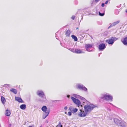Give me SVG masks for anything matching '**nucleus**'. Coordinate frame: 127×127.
Here are the masks:
<instances>
[{
	"instance_id": "nucleus-26",
	"label": "nucleus",
	"mask_w": 127,
	"mask_h": 127,
	"mask_svg": "<svg viewBox=\"0 0 127 127\" xmlns=\"http://www.w3.org/2000/svg\"><path fill=\"white\" fill-rule=\"evenodd\" d=\"M4 86L7 87V88H9L11 87V85L10 84H6L4 85Z\"/></svg>"
},
{
	"instance_id": "nucleus-39",
	"label": "nucleus",
	"mask_w": 127,
	"mask_h": 127,
	"mask_svg": "<svg viewBox=\"0 0 127 127\" xmlns=\"http://www.w3.org/2000/svg\"><path fill=\"white\" fill-rule=\"evenodd\" d=\"M101 8H100V11L101 12H102L103 11H102V9H101Z\"/></svg>"
},
{
	"instance_id": "nucleus-10",
	"label": "nucleus",
	"mask_w": 127,
	"mask_h": 127,
	"mask_svg": "<svg viewBox=\"0 0 127 127\" xmlns=\"http://www.w3.org/2000/svg\"><path fill=\"white\" fill-rule=\"evenodd\" d=\"M87 114L85 113L84 111H81L78 114V115L80 117H85Z\"/></svg>"
},
{
	"instance_id": "nucleus-13",
	"label": "nucleus",
	"mask_w": 127,
	"mask_h": 127,
	"mask_svg": "<svg viewBox=\"0 0 127 127\" xmlns=\"http://www.w3.org/2000/svg\"><path fill=\"white\" fill-rule=\"evenodd\" d=\"M120 22V21L119 20H118L116 22H115L113 23L112 24H111V23L110 24V26L108 28V29L109 28H110L112 26H113L116 25L117 24L119 23Z\"/></svg>"
},
{
	"instance_id": "nucleus-25",
	"label": "nucleus",
	"mask_w": 127,
	"mask_h": 127,
	"mask_svg": "<svg viewBox=\"0 0 127 127\" xmlns=\"http://www.w3.org/2000/svg\"><path fill=\"white\" fill-rule=\"evenodd\" d=\"M71 37L72 39H73L75 41H77L78 40V39L77 37L74 35H71Z\"/></svg>"
},
{
	"instance_id": "nucleus-43",
	"label": "nucleus",
	"mask_w": 127,
	"mask_h": 127,
	"mask_svg": "<svg viewBox=\"0 0 127 127\" xmlns=\"http://www.w3.org/2000/svg\"><path fill=\"white\" fill-rule=\"evenodd\" d=\"M11 124H9L8 125V126L9 127H11Z\"/></svg>"
},
{
	"instance_id": "nucleus-3",
	"label": "nucleus",
	"mask_w": 127,
	"mask_h": 127,
	"mask_svg": "<svg viewBox=\"0 0 127 127\" xmlns=\"http://www.w3.org/2000/svg\"><path fill=\"white\" fill-rule=\"evenodd\" d=\"M118 39V38L115 37H112L106 40L105 42L108 43L109 44L112 45L115 41Z\"/></svg>"
},
{
	"instance_id": "nucleus-44",
	"label": "nucleus",
	"mask_w": 127,
	"mask_h": 127,
	"mask_svg": "<svg viewBox=\"0 0 127 127\" xmlns=\"http://www.w3.org/2000/svg\"><path fill=\"white\" fill-rule=\"evenodd\" d=\"M109 119L110 120H112V119L111 118H109Z\"/></svg>"
},
{
	"instance_id": "nucleus-31",
	"label": "nucleus",
	"mask_w": 127,
	"mask_h": 127,
	"mask_svg": "<svg viewBox=\"0 0 127 127\" xmlns=\"http://www.w3.org/2000/svg\"><path fill=\"white\" fill-rule=\"evenodd\" d=\"M73 108H72L71 107H70L69 108V110L71 112L72 111Z\"/></svg>"
},
{
	"instance_id": "nucleus-20",
	"label": "nucleus",
	"mask_w": 127,
	"mask_h": 127,
	"mask_svg": "<svg viewBox=\"0 0 127 127\" xmlns=\"http://www.w3.org/2000/svg\"><path fill=\"white\" fill-rule=\"evenodd\" d=\"M126 123L125 122H121V123H120V124L118 125L121 127H126Z\"/></svg>"
},
{
	"instance_id": "nucleus-5",
	"label": "nucleus",
	"mask_w": 127,
	"mask_h": 127,
	"mask_svg": "<svg viewBox=\"0 0 127 127\" xmlns=\"http://www.w3.org/2000/svg\"><path fill=\"white\" fill-rule=\"evenodd\" d=\"M71 97L74 103L77 105L79 107L80 105L81 102L79 100L76 99L72 96H71Z\"/></svg>"
},
{
	"instance_id": "nucleus-34",
	"label": "nucleus",
	"mask_w": 127,
	"mask_h": 127,
	"mask_svg": "<svg viewBox=\"0 0 127 127\" xmlns=\"http://www.w3.org/2000/svg\"><path fill=\"white\" fill-rule=\"evenodd\" d=\"M98 24L99 25H101L102 24V22H98Z\"/></svg>"
},
{
	"instance_id": "nucleus-23",
	"label": "nucleus",
	"mask_w": 127,
	"mask_h": 127,
	"mask_svg": "<svg viewBox=\"0 0 127 127\" xmlns=\"http://www.w3.org/2000/svg\"><path fill=\"white\" fill-rule=\"evenodd\" d=\"M1 100L2 103L4 104L6 101L5 98L3 96H1Z\"/></svg>"
},
{
	"instance_id": "nucleus-42",
	"label": "nucleus",
	"mask_w": 127,
	"mask_h": 127,
	"mask_svg": "<svg viewBox=\"0 0 127 127\" xmlns=\"http://www.w3.org/2000/svg\"><path fill=\"white\" fill-rule=\"evenodd\" d=\"M70 95H67V97L68 98H70Z\"/></svg>"
},
{
	"instance_id": "nucleus-2",
	"label": "nucleus",
	"mask_w": 127,
	"mask_h": 127,
	"mask_svg": "<svg viewBox=\"0 0 127 127\" xmlns=\"http://www.w3.org/2000/svg\"><path fill=\"white\" fill-rule=\"evenodd\" d=\"M101 99H102L107 101H112L113 97L110 95L108 93L102 94L100 98Z\"/></svg>"
},
{
	"instance_id": "nucleus-27",
	"label": "nucleus",
	"mask_w": 127,
	"mask_h": 127,
	"mask_svg": "<svg viewBox=\"0 0 127 127\" xmlns=\"http://www.w3.org/2000/svg\"><path fill=\"white\" fill-rule=\"evenodd\" d=\"M78 111V109L76 108H73L72 112L75 113L77 112Z\"/></svg>"
},
{
	"instance_id": "nucleus-1",
	"label": "nucleus",
	"mask_w": 127,
	"mask_h": 127,
	"mask_svg": "<svg viewBox=\"0 0 127 127\" xmlns=\"http://www.w3.org/2000/svg\"><path fill=\"white\" fill-rule=\"evenodd\" d=\"M97 106L92 104H87L86 105L84 106L85 112L86 114L90 113L93 109Z\"/></svg>"
},
{
	"instance_id": "nucleus-16",
	"label": "nucleus",
	"mask_w": 127,
	"mask_h": 127,
	"mask_svg": "<svg viewBox=\"0 0 127 127\" xmlns=\"http://www.w3.org/2000/svg\"><path fill=\"white\" fill-rule=\"evenodd\" d=\"M122 41L124 45H127V37L124 38L123 40H122Z\"/></svg>"
},
{
	"instance_id": "nucleus-37",
	"label": "nucleus",
	"mask_w": 127,
	"mask_h": 127,
	"mask_svg": "<svg viewBox=\"0 0 127 127\" xmlns=\"http://www.w3.org/2000/svg\"><path fill=\"white\" fill-rule=\"evenodd\" d=\"M67 109V106H65L64 108V109L65 110H66Z\"/></svg>"
},
{
	"instance_id": "nucleus-35",
	"label": "nucleus",
	"mask_w": 127,
	"mask_h": 127,
	"mask_svg": "<svg viewBox=\"0 0 127 127\" xmlns=\"http://www.w3.org/2000/svg\"><path fill=\"white\" fill-rule=\"evenodd\" d=\"M100 0H95V2L96 3L98 2Z\"/></svg>"
},
{
	"instance_id": "nucleus-9",
	"label": "nucleus",
	"mask_w": 127,
	"mask_h": 127,
	"mask_svg": "<svg viewBox=\"0 0 127 127\" xmlns=\"http://www.w3.org/2000/svg\"><path fill=\"white\" fill-rule=\"evenodd\" d=\"M42 110L45 113H47V111H49L50 112V110L49 109H47V108L46 106H43L41 108Z\"/></svg>"
},
{
	"instance_id": "nucleus-21",
	"label": "nucleus",
	"mask_w": 127,
	"mask_h": 127,
	"mask_svg": "<svg viewBox=\"0 0 127 127\" xmlns=\"http://www.w3.org/2000/svg\"><path fill=\"white\" fill-rule=\"evenodd\" d=\"M20 108L22 110H24L26 108V105L25 104H22L20 106Z\"/></svg>"
},
{
	"instance_id": "nucleus-30",
	"label": "nucleus",
	"mask_w": 127,
	"mask_h": 127,
	"mask_svg": "<svg viewBox=\"0 0 127 127\" xmlns=\"http://www.w3.org/2000/svg\"><path fill=\"white\" fill-rule=\"evenodd\" d=\"M59 33L58 32H56L55 34V36H56V38L57 39H58V38L57 37V36L58 34H59Z\"/></svg>"
},
{
	"instance_id": "nucleus-17",
	"label": "nucleus",
	"mask_w": 127,
	"mask_h": 127,
	"mask_svg": "<svg viewBox=\"0 0 127 127\" xmlns=\"http://www.w3.org/2000/svg\"><path fill=\"white\" fill-rule=\"evenodd\" d=\"M102 9L103 11L102 13H101L100 12H99V15L101 16H103L104 15V12L105 11V8H101Z\"/></svg>"
},
{
	"instance_id": "nucleus-41",
	"label": "nucleus",
	"mask_w": 127,
	"mask_h": 127,
	"mask_svg": "<svg viewBox=\"0 0 127 127\" xmlns=\"http://www.w3.org/2000/svg\"><path fill=\"white\" fill-rule=\"evenodd\" d=\"M108 0H107V1H106L105 2V4H107L108 3Z\"/></svg>"
},
{
	"instance_id": "nucleus-22",
	"label": "nucleus",
	"mask_w": 127,
	"mask_h": 127,
	"mask_svg": "<svg viewBox=\"0 0 127 127\" xmlns=\"http://www.w3.org/2000/svg\"><path fill=\"white\" fill-rule=\"evenodd\" d=\"M71 33L70 31L69 30H67L65 33V35L67 36H69Z\"/></svg>"
},
{
	"instance_id": "nucleus-18",
	"label": "nucleus",
	"mask_w": 127,
	"mask_h": 127,
	"mask_svg": "<svg viewBox=\"0 0 127 127\" xmlns=\"http://www.w3.org/2000/svg\"><path fill=\"white\" fill-rule=\"evenodd\" d=\"M49 113V111H47V113H45L43 115V118L45 119L48 115Z\"/></svg>"
},
{
	"instance_id": "nucleus-38",
	"label": "nucleus",
	"mask_w": 127,
	"mask_h": 127,
	"mask_svg": "<svg viewBox=\"0 0 127 127\" xmlns=\"http://www.w3.org/2000/svg\"><path fill=\"white\" fill-rule=\"evenodd\" d=\"M101 6L102 7H104V4L103 3H102V4Z\"/></svg>"
},
{
	"instance_id": "nucleus-29",
	"label": "nucleus",
	"mask_w": 127,
	"mask_h": 127,
	"mask_svg": "<svg viewBox=\"0 0 127 127\" xmlns=\"http://www.w3.org/2000/svg\"><path fill=\"white\" fill-rule=\"evenodd\" d=\"M57 127H63L60 122H59V124L57 126Z\"/></svg>"
},
{
	"instance_id": "nucleus-49",
	"label": "nucleus",
	"mask_w": 127,
	"mask_h": 127,
	"mask_svg": "<svg viewBox=\"0 0 127 127\" xmlns=\"http://www.w3.org/2000/svg\"><path fill=\"white\" fill-rule=\"evenodd\" d=\"M65 114H66V113H67L66 112H65Z\"/></svg>"
},
{
	"instance_id": "nucleus-46",
	"label": "nucleus",
	"mask_w": 127,
	"mask_h": 127,
	"mask_svg": "<svg viewBox=\"0 0 127 127\" xmlns=\"http://www.w3.org/2000/svg\"><path fill=\"white\" fill-rule=\"evenodd\" d=\"M29 127H32V126H29Z\"/></svg>"
},
{
	"instance_id": "nucleus-45",
	"label": "nucleus",
	"mask_w": 127,
	"mask_h": 127,
	"mask_svg": "<svg viewBox=\"0 0 127 127\" xmlns=\"http://www.w3.org/2000/svg\"><path fill=\"white\" fill-rule=\"evenodd\" d=\"M126 12L127 13V9L126 10Z\"/></svg>"
},
{
	"instance_id": "nucleus-19",
	"label": "nucleus",
	"mask_w": 127,
	"mask_h": 127,
	"mask_svg": "<svg viewBox=\"0 0 127 127\" xmlns=\"http://www.w3.org/2000/svg\"><path fill=\"white\" fill-rule=\"evenodd\" d=\"M5 114L6 116H10L11 113L9 110L7 109L5 111Z\"/></svg>"
},
{
	"instance_id": "nucleus-33",
	"label": "nucleus",
	"mask_w": 127,
	"mask_h": 127,
	"mask_svg": "<svg viewBox=\"0 0 127 127\" xmlns=\"http://www.w3.org/2000/svg\"><path fill=\"white\" fill-rule=\"evenodd\" d=\"M71 112H68V115L69 116H70L71 115Z\"/></svg>"
},
{
	"instance_id": "nucleus-7",
	"label": "nucleus",
	"mask_w": 127,
	"mask_h": 127,
	"mask_svg": "<svg viewBox=\"0 0 127 127\" xmlns=\"http://www.w3.org/2000/svg\"><path fill=\"white\" fill-rule=\"evenodd\" d=\"M85 47L87 51L90 52L93 51V49H92V46L91 44H86Z\"/></svg>"
},
{
	"instance_id": "nucleus-47",
	"label": "nucleus",
	"mask_w": 127,
	"mask_h": 127,
	"mask_svg": "<svg viewBox=\"0 0 127 127\" xmlns=\"http://www.w3.org/2000/svg\"><path fill=\"white\" fill-rule=\"evenodd\" d=\"M40 127H42V126H41Z\"/></svg>"
},
{
	"instance_id": "nucleus-28",
	"label": "nucleus",
	"mask_w": 127,
	"mask_h": 127,
	"mask_svg": "<svg viewBox=\"0 0 127 127\" xmlns=\"http://www.w3.org/2000/svg\"><path fill=\"white\" fill-rule=\"evenodd\" d=\"M68 49L69 50H70V51H71L72 52H73L75 53V52H76L75 49H74L69 48V49Z\"/></svg>"
},
{
	"instance_id": "nucleus-11",
	"label": "nucleus",
	"mask_w": 127,
	"mask_h": 127,
	"mask_svg": "<svg viewBox=\"0 0 127 127\" xmlns=\"http://www.w3.org/2000/svg\"><path fill=\"white\" fill-rule=\"evenodd\" d=\"M73 95L76 98H80L82 100L84 101H85L86 100V99L84 98L81 97V96L75 94H74Z\"/></svg>"
},
{
	"instance_id": "nucleus-12",
	"label": "nucleus",
	"mask_w": 127,
	"mask_h": 127,
	"mask_svg": "<svg viewBox=\"0 0 127 127\" xmlns=\"http://www.w3.org/2000/svg\"><path fill=\"white\" fill-rule=\"evenodd\" d=\"M113 120L115 123L118 125H119L122 122L121 120L116 118L113 119Z\"/></svg>"
},
{
	"instance_id": "nucleus-24",
	"label": "nucleus",
	"mask_w": 127,
	"mask_h": 127,
	"mask_svg": "<svg viewBox=\"0 0 127 127\" xmlns=\"http://www.w3.org/2000/svg\"><path fill=\"white\" fill-rule=\"evenodd\" d=\"M10 91L15 94H17V90L16 89L12 88L10 89Z\"/></svg>"
},
{
	"instance_id": "nucleus-4",
	"label": "nucleus",
	"mask_w": 127,
	"mask_h": 127,
	"mask_svg": "<svg viewBox=\"0 0 127 127\" xmlns=\"http://www.w3.org/2000/svg\"><path fill=\"white\" fill-rule=\"evenodd\" d=\"M77 88L81 90L86 92L87 91V89L83 85L81 84H77L76 85Z\"/></svg>"
},
{
	"instance_id": "nucleus-48",
	"label": "nucleus",
	"mask_w": 127,
	"mask_h": 127,
	"mask_svg": "<svg viewBox=\"0 0 127 127\" xmlns=\"http://www.w3.org/2000/svg\"><path fill=\"white\" fill-rule=\"evenodd\" d=\"M78 29V28H76V29Z\"/></svg>"
},
{
	"instance_id": "nucleus-32",
	"label": "nucleus",
	"mask_w": 127,
	"mask_h": 127,
	"mask_svg": "<svg viewBox=\"0 0 127 127\" xmlns=\"http://www.w3.org/2000/svg\"><path fill=\"white\" fill-rule=\"evenodd\" d=\"M75 16H73L71 17V18L73 20L75 19Z\"/></svg>"
},
{
	"instance_id": "nucleus-36",
	"label": "nucleus",
	"mask_w": 127,
	"mask_h": 127,
	"mask_svg": "<svg viewBox=\"0 0 127 127\" xmlns=\"http://www.w3.org/2000/svg\"><path fill=\"white\" fill-rule=\"evenodd\" d=\"M75 2L76 4H77L78 3V1L77 0H75Z\"/></svg>"
},
{
	"instance_id": "nucleus-14",
	"label": "nucleus",
	"mask_w": 127,
	"mask_h": 127,
	"mask_svg": "<svg viewBox=\"0 0 127 127\" xmlns=\"http://www.w3.org/2000/svg\"><path fill=\"white\" fill-rule=\"evenodd\" d=\"M75 53L77 54L83 53H84L82 49H75Z\"/></svg>"
},
{
	"instance_id": "nucleus-6",
	"label": "nucleus",
	"mask_w": 127,
	"mask_h": 127,
	"mask_svg": "<svg viewBox=\"0 0 127 127\" xmlns=\"http://www.w3.org/2000/svg\"><path fill=\"white\" fill-rule=\"evenodd\" d=\"M37 94L39 96L43 98H46L44 92L41 90H38L37 92Z\"/></svg>"
},
{
	"instance_id": "nucleus-40",
	"label": "nucleus",
	"mask_w": 127,
	"mask_h": 127,
	"mask_svg": "<svg viewBox=\"0 0 127 127\" xmlns=\"http://www.w3.org/2000/svg\"><path fill=\"white\" fill-rule=\"evenodd\" d=\"M108 103L110 104L111 105H112L113 106H114V107H115V106H114V105L112 104V103Z\"/></svg>"
},
{
	"instance_id": "nucleus-8",
	"label": "nucleus",
	"mask_w": 127,
	"mask_h": 127,
	"mask_svg": "<svg viewBox=\"0 0 127 127\" xmlns=\"http://www.w3.org/2000/svg\"><path fill=\"white\" fill-rule=\"evenodd\" d=\"M106 46L105 44L101 43L98 46V48L99 51H101L103 50L106 48Z\"/></svg>"
},
{
	"instance_id": "nucleus-15",
	"label": "nucleus",
	"mask_w": 127,
	"mask_h": 127,
	"mask_svg": "<svg viewBox=\"0 0 127 127\" xmlns=\"http://www.w3.org/2000/svg\"><path fill=\"white\" fill-rule=\"evenodd\" d=\"M15 99L16 100L18 101L19 102L22 103L23 102V101L22 99L19 97H15Z\"/></svg>"
}]
</instances>
